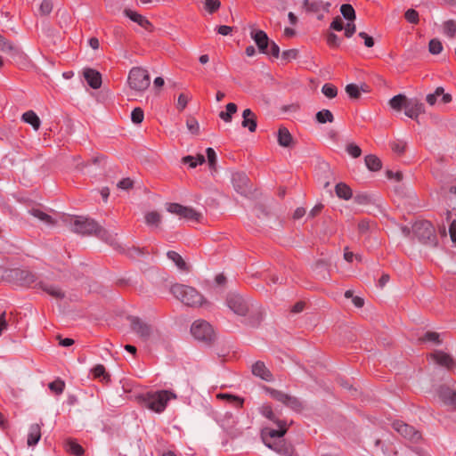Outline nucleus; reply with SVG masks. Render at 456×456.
<instances>
[{"label":"nucleus","instance_id":"1","mask_svg":"<svg viewBox=\"0 0 456 456\" xmlns=\"http://www.w3.org/2000/svg\"><path fill=\"white\" fill-rule=\"evenodd\" d=\"M226 305L237 315H248V324L253 327L259 325L263 319L260 306L254 305L250 298L240 294L229 293L226 297Z\"/></svg>","mask_w":456,"mask_h":456},{"label":"nucleus","instance_id":"2","mask_svg":"<svg viewBox=\"0 0 456 456\" xmlns=\"http://www.w3.org/2000/svg\"><path fill=\"white\" fill-rule=\"evenodd\" d=\"M173 296L184 305L191 307H200L208 305L204 297L193 287L176 283L170 289Z\"/></svg>","mask_w":456,"mask_h":456},{"label":"nucleus","instance_id":"3","mask_svg":"<svg viewBox=\"0 0 456 456\" xmlns=\"http://www.w3.org/2000/svg\"><path fill=\"white\" fill-rule=\"evenodd\" d=\"M412 233L425 246L436 248L438 245L435 227L428 220L415 222L412 225Z\"/></svg>","mask_w":456,"mask_h":456},{"label":"nucleus","instance_id":"4","mask_svg":"<svg viewBox=\"0 0 456 456\" xmlns=\"http://www.w3.org/2000/svg\"><path fill=\"white\" fill-rule=\"evenodd\" d=\"M176 395L169 390H159L156 392L147 393L143 396L145 407L150 410L160 413L164 411L169 400L175 399Z\"/></svg>","mask_w":456,"mask_h":456},{"label":"nucleus","instance_id":"5","mask_svg":"<svg viewBox=\"0 0 456 456\" xmlns=\"http://www.w3.org/2000/svg\"><path fill=\"white\" fill-rule=\"evenodd\" d=\"M150 76L146 69L134 67L129 71L127 84L132 90L143 92L150 86Z\"/></svg>","mask_w":456,"mask_h":456},{"label":"nucleus","instance_id":"6","mask_svg":"<svg viewBox=\"0 0 456 456\" xmlns=\"http://www.w3.org/2000/svg\"><path fill=\"white\" fill-rule=\"evenodd\" d=\"M191 332L195 339L208 345L211 344L215 339V332L212 326L204 320L195 321L191 327Z\"/></svg>","mask_w":456,"mask_h":456},{"label":"nucleus","instance_id":"7","mask_svg":"<svg viewBox=\"0 0 456 456\" xmlns=\"http://www.w3.org/2000/svg\"><path fill=\"white\" fill-rule=\"evenodd\" d=\"M265 391L269 393L272 398L281 403L292 411L299 412L304 410L303 402L296 396L288 395L282 391L272 387H265Z\"/></svg>","mask_w":456,"mask_h":456},{"label":"nucleus","instance_id":"8","mask_svg":"<svg viewBox=\"0 0 456 456\" xmlns=\"http://www.w3.org/2000/svg\"><path fill=\"white\" fill-rule=\"evenodd\" d=\"M98 223L92 218L77 216L71 224V230L76 233L90 236L94 235Z\"/></svg>","mask_w":456,"mask_h":456},{"label":"nucleus","instance_id":"9","mask_svg":"<svg viewBox=\"0 0 456 456\" xmlns=\"http://www.w3.org/2000/svg\"><path fill=\"white\" fill-rule=\"evenodd\" d=\"M393 428L403 437L412 443H418L421 439V434L414 427L410 426L401 420H395L392 424Z\"/></svg>","mask_w":456,"mask_h":456},{"label":"nucleus","instance_id":"10","mask_svg":"<svg viewBox=\"0 0 456 456\" xmlns=\"http://www.w3.org/2000/svg\"><path fill=\"white\" fill-rule=\"evenodd\" d=\"M167 210L187 220L199 221L200 214L192 208L184 207L178 203H168Z\"/></svg>","mask_w":456,"mask_h":456},{"label":"nucleus","instance_id":"11","mask_svg":"<svg viewBox=\"0 0 456 456\" xmlns=\"http://www.w3.org/2000/svg\"><path fill=\"white\" fill-rule=\"evenodd\" d=\"M131 329L136 333L143 341H147L151 334L152 328L148 323L142 321L139 317H129Z\"/></svg>","mask_w":456,"mask_h":456},{"label":"nucleus","instance_id":"12","mask_svg":"<svg viewBox=\"0 0 456 456\" xmlns=\"http://www.w3.org/2000/svg\"><path fill=\"white\" fill-rule=\"evenodd\" d=\"M232 183L234 190L241 194L247 195L250 192V182L243 172H235L232 175Z\"/></svg>","mask_w":456,"mask_h":456},{"label":"nucleus","instance_id":"13","mask_svg":"<svg viewBox=\"0 0 456 456\" xmlns=\"http://www.w3.org/2000/svg\"><path fill=\"white\" fill-rule=\"evenodd\" d=\"M436 395L444 405L456 409V389L442 385L436 389Z\"/></svg>","mask_w":456,"mask_h":456},{"label":"nucleus","instance_id":"14","mask_svg":"<svg viewBox=\"0 0 456 456\" xmlns=\"http://www.w3.org/2000/svg\"><path fill=\"white\" fill-rule=\"evenodd\" d=\"M10 276L21 286H31L37 281L36 275L28 270L12 269Z\"/></svg>","mask_w":456,"mask_h":456},{"label":"nucleus","instance_id":"15","mask_svg":"<svg viewBox=\"0 0 456 456\" xmlns=\"http://www.w3.org/2000/svg\"><path fill=\"white\" fill-rule=\"evenodd\" d=\"M275 424L277 425L278 429L266 428L262 431V437H263V441L265 444V440L267 442H272L271 440L275 439V438L281 440V438L287 433L288 426H287V422L285 420L278 421Z\"/></svg>","mask_w":456,"mask_h":456},{"label":"nucleus","instance_id":"16","mask_svg":"<svg viewBox=\"0 0 456 456\" xmlns=\"http://www.w3.org/2000/svg\"><path fill=\"white\" fill-rule=\"evenodd\" d=\"M250 37L255 41L259 53L264 54L269 53L268 46L270 39L264 30L255 29L252 27V29L250 31Z\"/></svg>","mask_w":456,"mask_h":456},{"label":"nucleus","instance_id":"17","mask_svg":"<svg viewBox=\"0 0 456 456\" xmlns=\"http://www.w3.org/2000/svg\"><path fill=\"white\" fill-rule=\"evenodd\" d=\"M425 112L424 104L418 99H410L405 105L404 114L411 119L417 120L419 116Z\"/></svg>","mask_w":456,"mask_h":456},{"label":"nucleus","instance_id":"18","mask_svg":"<svg viewBox=\"0 0 456 456\" xmlns=\"http://www.w3.org/2000/svg\"><path fill=\"white\" fill-rule=\"evenodd\" d=\"M84 77L93 89H99L102 86V75L99 71L86 68L84 69Z\"/></svg>","mask_w":456,"mask_h":456},{"label":"nucleus","instance_id":"19","mask_svg":"<svg viewBox=\"0 0 456 456\" xmlns=\"http://www.w3.org/2000/svg\"><path fill=\"white\" fill-rule=\"evenodd\" d=\"M430 357L440 366H443V367H445L447 369H451L452 368V366L454 365L455 362L453 360V358L441 351V350H436L434 353H432L430 354Z\"/></svg>","mask_w":456,"mask_h":456},{"label":"nucleus","instance_id":"20","mask_svg":"<svg viewBox=\"0 0 456 456\" xmlns=\"http://www.w3.org/2000/svg\"><path fill=\"white\" fill-rule=\"evenodd\" d=\"M241 126L248 128L251 133H254L256 130V116L250 109H246L242 112Z\"/></svg>","mask_w":456,"mask_h":456},{"label":"nucleus","instance_id":"21","mask_svg":"<svg viewBox=\"0 0 456 456\" xmlns=\"http://www.w3.org/2000/svg\"><path fill=\"white\" fill-rule=\"evenodd\" d=\"M124 13L131 20L136 22L139 26L145 28L146 30H148V31L152 30V28H153L152 24L144 16H142L130 9H125Z\"/></svg>","mask_w":456,"mask_h":456},{"label":"nucleus","instance_id":"22","mask_svg":"<svg viewBox=\"0 0 456 456\" xmlns=\"http://www.w3.org/2000/svg\"><path fill=\"white\" fill-rule=\"evenodd\" d=\"M303 4L305 7L306 11L309 12H319L321 11H324L326 12H330V3L324 2L322 0L310 2L309 0H303Z\"/></svg>","mask_w":456,"mask_h":456},{"label":"nucleus","instance_id":"23","mask_svg":"<svg viewBox=\"0 0 456 456\" xmlns=\"http://www.w3.org/2000/svg\"><path fill=\"white\" fill-rule=\"evenodd\" d=\"M252 373L265 381L273 379V374L261 361H257L252 365Z\"/></svg>","mask_w":456,"mask_h":456},{"label":"nucleus","instance_id":"24","mask_svg":"<svg viewBox=\"0 0 456 456\" xmlns=\"http://www.w3.org/2000/svg\"><path fill=\"white\" fill-rule=\"evenodd\" d=\"M42 290L46 292L48 295L53 297L55 299H63L65 297V293L57 286L47 283L45 281H39L37 284Z\"/></svg>","mask_w":456,"mask_h":456},{"label":"nucleus","instance_id":"25","mask_svg":"<svg viewBox=\"0 0 456 456\" xmlns=\"http://www.w3.org/2000/svg\"><path fill=\"white\" fill-rule=\"evenodd\" d=\"M346 93L351 99L356 100L361 97V92H369V86L366 84L358 86L356 84H348L346 86Z\"/></svg>","mask_w":456,"mask_h":456},{"label":"nucleus","instance_id":"26","mask_svg":"<svg viewBox=\"0 0 456 456\" xmlns=\"http://www.w3.org/2000/svg\"><path fill=\"white\" fill-rule=\"evenodd\" d=\"M277 140L281 147H291L293 145V137L285 126H281L278 130Z\"/></svg>","mask_w":456,"mask_h":456},{"label":"nucleus","instance_id":"27","mask_svg":"<svg viewBox=\"0 0 456 456\" xmlns=\"http://www.w3.org/2000/svg\"><path fill=\"white\" fill-rule=\"evenodd\" d=\"M41 438V426L37 423L32 424L29 427L27 444L28 446L36 445Z\"/></svg>","mask_w":456,"mask_h":456},{"label":"nucleus","instance_id":"28","mask_svg":"<svg viewBox=\"0 0 456 456\" xmlns=\"http://www.w3.org/2000/svg\"><path fill=\"white\" fill-rule=\"evenodd\" d=\"M283 440H279L278 442H267L265 440V445L277 452L283 455H291L293 452V448L291 445H286L282 444Z\"/></svg>","mask_w":456,"mask_h":456},{"label":"nucleus","instance_id":"29","mask_svg":"<svg viewBox=\"0 0 456 456\" xmlns=\"http://www.w3.org/2000/svg\"><path fill=\"white\" fill-rule=\"evenodd\" d=\"M167 256L168 259H170L172 262L175 263V265L177 266V268L183 272L189 271V266L184 261V259L182 257V256L174 250H169L167 253Z\"/></svg>","mask_w":456,"mask_h":456},{"label":"nucleus","instance_id":"30","mask_svg":"<svg viewBox=\"0 0 456 456\" xmlns=\"http://www.w3.org/2000/svg\"><path fill=\"white\" fill-rule=\"evenodd\" d=\"M94 236L111 246H114L117 243L115 236L105 228L102 227L99 224L94 232Z\"/></svg>","mask_w":456,"mask_h":456},{"label":"nucleus","instance_id":"31","mask_svg":"<svg viewBox=\"0 0 456 456\" xmlns=\"http://www.w3.org/2000/svg\"><path fill=\"white\" fill-rule=\"evenodd\" d=\"M407 101H408L407 97L404 94H400L395 95L394 97H392L389 100V106L393 110H395L396 111H400L403 108L405 109Z\"/></svg>","mask_w":456,"mask_h":456},{"label":"nucleus","instance_id":"32","mask_svg":"<svg viewBox=\"0 0 456 456\" xmlns=\"http://www.w3.org/2000/svg\"><path fill=\"white\" fill-rule=\"evenodd\" d=\"M335 191L338 198L346 200L351 199L353 196L351 188L344 183H338L335 187Z\"/></svg>","mask_w":456,"mask_h":456},{"label":"nucleus","instance_id":"33","mask_svg":"<svg viewBox=\"0 0 456 456\" xmlns=\"http://www.w3.org/2000/svg\"><path fill=\"white\" fill-rule=\"evenodd\" d=\"M22 120L28 124H30L36 131L40 127V119L33 110H28L27 112L23 113Z\"/></svg>","mask_w":456,"mask_h":456},{"label":"nucleus","instance_id":"34","mask_svg":"<svg viewBox=\"0 0 456 456\" xmlns=\"http://www.w3.org/2000/svg\"><path fill=\"white\" fill-rule=\"evenodd\" d=\"M364 160L367 168L370 171H379L382 167V162L376 155H367Z\"/></svg>","mask_w":456,"mask_h":456},{"label":"nucleus","instance_id":"35","mask_svg":"<svg viewBox=\"0 0 456 456\" xmlns=\"http://www.w3.org/2000/svg\"><path fill=\"white\" fill-rule=\"evenodd\" d=\"M205 161V157L202 154H198L196 157L188 155L182 159V162L188 164L191 168L196 167L198 165H202Z\"/></svg>","mask_w":456,"mask_h":456},{"label":"nucleus","instance_id":"36","mask_svg":"<svg viewBox=\"0 0 456 456\" xmlns=\"http://www.w3.org/2000/svg\"><path fill=\"white\" fill-rule=\"evenodd\" d=\"M29 213L33 216H35L36 218L39 219L40 221L44 222L46 224H49V225L54 224V221H53V217L51 216H49L48 214L43 212L39 208H31L29 210Z\"/></svg>","mask_w":456,"mask_h":456},{"label":"nucleus","instance_id":"37","mask_svg":"<svg viewBox=\"0 0 456 456\" xmlns=\"http://www.w3.org/2000/svg\"><path fill=\"white\" fill-rule=\"evenodd\" d=\"M217 397L226 400L229 403L233 404L238 408H242L244 403L243 398L231 394H218Z\"/></svg>","mask_w":456,"mask_h":456},{"label":"nucleus","instance_id":"38","mask_svg":"<svg viewBox=\"0 0 456 456\" xmlns=\"http://www.w3.org/2000/svg\"><path fill=\"white\" fill-rule=\"evenodd\" d=\"M66 450L72 455L82 456L84 454L83 447L74 440H68L66 443Z\"/></svg>","mask_w":456,"mask_h":456},{"label":"nucleus","instance_id":"39","mask_svg":"<svg viewBox=\"0 0 456 456\" xmlns=\"http://www.w3.org/2000/svg\"><path fill=\"white\" fill-rule=\"evenodd\" d=\"M259 411L264 417L273 421V423H277L278 421H283L282 419H280L276 417L270 404H263L259 408Z\"/></svg>","mask_w":456,"mask_h":456},{"label":"nucleus","instance_id":"40","mask_svg":"<svg viewBox=\"0 0 456 456\" xmlns=\"http://www.w3.org/2000/svg\"><path fill=\"white\" fill-rule=\"evenodd\" d=\"M92 373L95 379L102 378L103 381L110 382V376L106 372L105 367L102 364H97L92 369Z\"/></svg>","mask_w":456,"mask_h":456},{"label":"nucleus","instance_id":"41","mask_svg":"<svg viewBox=\"0 0 456 456\" xmlns=\"http://www.w3.org/2000/svg\"><path fill=\"white\" fill-rule=\"evenodd\" d=\"M316 121L320 124H324L327 122L332 123L334 121V116L332 112L329 110H322L318 111L315 115Z\"/></svg>","mask_w":456,"mask_h":456},{"label":"nucleus","instance_id":"42","mask_svg":"<svg viewBox=\"0 0 456 456\" xmlns=\"http://www.w3.org/2000/svg\"><path fill=\"white\" fill-rule=\"evenodd\" d=\"M340 12L348 21H354L356 18L355 11L350 4H344L340 7Z\"/></svg>","mask_w":456,"mask_h":456},{"label":"nucleus","instance_id":"43","mask_svg":"<svg viewBox=\"0 0 456 456\" xmlns=\"http://www.w3.org/2000/svg\"><path fill=\"white\" fill-rule=\"evenodd\" d=\"M0 51L19 53L20 49L0 34Z\"/></svg>","mask_w":456,"mask_h":456},{"label":"nucleus","instance_id":"44","mask_svg":"<svg viewBox=\"0 0 456 456\" xmlns=\"http://www.w3.org/2000/svg\"><path fill=\"white\" fill-rule=\"evenodd\" d=\"M126 254L131 258H139L141 256L149 255V251L146 249V248L132 246L131 248H127Z\"/></svg>","mask_w":456,"mask_h":456},{"label":"nucleus","instance_id":"45","mask_svg":"<svg viewBox=\"0 0 456 456\" xmlns=\"http://www.w3.org/2000/svg\"><path fill=\"white\" fill-rule=\"evenodd\" d=\"M160 222H161V216L156 211H151L145 215V223L148 225L159 226Z\"/></svg>","mask_w":456,"mask_h":456},{"label":"nucleus","instance_id":"46","mask_svg":"<svg viewBox=\"0 0 456 456\" xmlns=\"http://www.w3.org/2000/svg\"><path fill=\"white\" fill-rule=\"evenodd\" d=\"M322 93L329 99H333L338 95V88L330 83L324 84L322 87Z\"/></svg>","mask_w":456,"mask_h":456},{"label":"nucleus","instance_id":"47","mask_svg":"<svg viewBox=\"0 0 456 456\" xmlns=\"http://www.w3.org/2000/svg\"><path fill=\"white\" fill-rule=\"evenodd\" d=\"M444 32L450 38L456 36V22L452 20H446L444 23Z\"/></svg>","mask_w":456,"mask_h":456},{"label":"nucleus","instance_id":"48","mask_svg":"<svg viewBox=\"0 0 456 456\" xmlns=\"http://www.w3.org/2000/svg\"><path fill=\"white\" fill-rule=\"evenodd\" d=\"M421 342H432L434 344L439 345L441 344L440 336L437 332L435 331H428L424 334L422 338H419Z\"/></svg>","mask_w":456,"mask_h":456},{"label":"nucleus","instance_id":"49","mask_svg":"<svg viewBox=\"0 0 456 456\" xmlns=\"http://www.w3.org/2000/svg\"><path fill=\"white\" fill-rule=\"evenodd\" d=\"M49 389L56 395L62 394L65 388V383L61 379H56L48 385Z\"/></svg>","mask_w":456,"mask_h":456},{"label":"nucleus","instance_id":"50","mask_svg":"<svg viewBox=\"0 0 456 456\" xmlns=\"http://www.w3.org/2000/svg\"><path fill=\"white\" fill-rule=\"evenodd\" d=\"M144 112L142 108L137 107L132 110L131 120L134 124L139 125L143 121Z\"/></svg>","mask_w":456,"mask_h":456},{"label":"nucleus","instance_id":"51","mask_svg":"<svg viewBox=\"0 0 456 456\" xmlns=\"http://www.w3.org/2000/svg\"><path fill=\"white\" fill-rule=\"evenodd\" d=\"M441 94H444V87L438 86L433 94H428L426 96V101L430 106H433L436 104L437 97L441 96Z\"/></svg>","mask_w":456,"mask_h":456},{"label":"nucleus","instance_id":"52","mask_svg":"<svg viewBox=\"0 0 456 456\" xmlns=\"http://www.w3.org/2000/svg\"><path fill=\"white\" fill-rule=\"evenodd\" d=\"M428 50L432 54H439L443 50V45L440 40L434 38L429 41Z\"/></svg>","mask_w":456,"mask_h":456},{"label":"nucleus","instance_id":"53","mask_svg":"<svg viewBox=\"0 0 456 456\" xmlns=\"http://www.w3.org/2000/svg\"><path fill=\"white\" fill-rule=\"evenodd\" d=\"M53 3L51 0H43L39 6V13L42 16L49 15L53 11Z\"/></svg>","mask_w":456,"mask_h":456},{"label":"nucleus","instance_id":"54","mask_svg":"<svg viewBox=\"0 0 456 456\" xmlns=\"http://www.w3.org/2000/svg\"><path fill=\"white\" fill-rule=\"evenodd\" d=\"M354 202L360 205H368L372 203V197L365 192L358 193L354 198Z\"/></svg>","mask_w":456,"mask_h":456},{"label":"nucleus","instance_id":"55","mask_svg":"<svg viewBox=\"0 0 456 456\" xmlns=\"http://www.w3.org/2000/svg\"><path fill=\"white\" fill-rule=\"evenodd\" d=\"M208 165L211 170L216 171V154L213 148H207L206 150Z\"/></svg>","mask_w":456,"mask_h":456},{"label":"nucleus","instance_id":"56","mask_svg":"<svg viewBox=\"0 0 456 456\" xmlns=\"http://www.w3.org/2000/svg\"><path fill=\"white\" fill-rule=\"evenodd\" d=\"M186 126L192 134L196 135L200 133V125L198 121L192 117L187 118Z\"/></svg>","mask_w":456,"mask_h":456},{"label":"nucleus","instance_id":"57","mask_svg":"<svg viewBox=\"0 0 456 456\" xmlns=\"http://www.w3.org/2000/svg\"><path fill=\"white\" fill-rule=\"evenodd\" d=\"M404 17H405L406 20L411 24L419 23V13L414 9H408L404 13Z\"/></svg>","mask_w":456,"mask_h":456},{"label":"nucleus","instance_id":"58","mask_svg":"<svg viewBox=\"0 0 456 456\" xmlns=\"http://www.w3.org/2000/svg\"><path fill=\"white\" fill-rule=\"evenodd\" d=\"M221 6V2L219 0H205V9L209 13L216 12Z\"/></svg>","mask_w":456,"mask_h":456},{"label":"nucleus","instance_id":"59","mask_svg":"<svg viewBox=\"0 0 456 456\" xmlns=\"http://www.w3.org/2000/svg\"><path fill=\"white\" fill-rule=\"evenodd\" d=\"M298 51L297 49L285 50L281 53V59L287 62L297 58Z\"/></svg>","mask_w":456,"mask_h":456},{"label":"nucleus","instance_id":"60","mask_svg":"<svg viewBox=\"0 0 456 456\" xmlns=\"http://www.w3.org/2000/svg\"><path fill=\"white\" fill-rule=\"evenodd\" d=\"M346 151L349 155H351L353 158H358L362 154L361 148L354 144V143H349L346 146Z\"/></svg>","mask_w":456,"mask_h":456},{"label":"nucleus","instance_id":"61","mask_svg":"<svg viewBox=\"0 0 456 456\" xmlns=\"http://www.w3.org/2000/svg\"><path fill=\"white\" fill-rule=\"evenodd\" d=\"M326 40L327 44L330 47H338L340 45V40L338 37L333 32H330L327 34Z\"/></svg>","mask_w":456,"mask_h":456},{"label":"nucleus","instance_id":"62","mask_svg":"<svg viewBox=\"0 0 456 456\" xmlns=\"http://www.w3.org/2000/svg\"><path fill=\"white\" fill-rule=\"evenodd\" d=\"M406 143L401 141H395L391 142V149L398 154H402L404 151Z\"/></svg>","mask_w":456,"mask_h":456},{"label":"nucleus","instance_id":"63","mask_svg":"<svg viewBox=\"0 0 456 456\" xmlns=\"http://www.w3.org/2000/svg\"><path fill=\"white\" fill-rule=\"evenodd\" d=\"M330 28L336 31H341L344 28L342 19L339 16L334 18L333 21L330 23Z\"/></svg>","mask_w":456,"mask_h":456},{"label":"nucleus","instance_id":"64","mask_svg":"<svg viewBox=\"0 0 456 456\" xmlns=\"http://www.w3.org/2000/svg\"><path fill=\"white\" fill-rule=\"evenodd\" d=\"M189 97L184 94H180L177 99V109L183 110L187 106Z\"/></svg>","mask_w":456,"mask_h":456}]
</instances>
